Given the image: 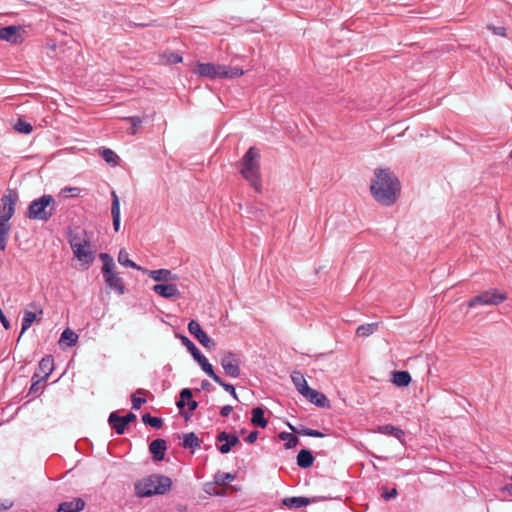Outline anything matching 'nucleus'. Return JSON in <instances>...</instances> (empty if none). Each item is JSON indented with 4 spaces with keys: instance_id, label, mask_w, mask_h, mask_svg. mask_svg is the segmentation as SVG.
Returning a JSON list of instances; mask_svg holds the SVG:
<instances>
[{
    "instance_id": "f257e3e1",
    "label": "nucleus",
    "mask_w": 512,
    "mask_h": 512,
    "mask_svg": "<svg viewBox=\"0 0 512 512\" xmlns=\"http://www.w3.org/2000/svg\"><path fill=\"white\" fill-rule=\"evenodd\" d=\"M375 180L370 186L374 199L385 206L395 203L400 193V183L389 169H376Z\"/></svg>"
},
{
    "instance_id": "f03ea898",
    "label": "nucleus",
    "mask_w": 512,
    "mask_h": 512,
    "mask_svg": "<svg viewBox=\"0 0 512 512\" xmlns=\"http://www.w3.org/2000/svg\"><path fill=\"white\" fill-rule=\"evenodd\" d=\"M260 153L255 147H250L239 161L241 175L257 192H261Z\"/></svg>"
},
{
    "instance_id": "7ed1b4c3",
    "label": "nucleus",
    "mask_w": 512,
    "mask_h": 512,
    "mask_svg": "<svg viewBox=\"0 0 512 512\" xmlns=\"http://www.w3.org/2000/svg\"><path fill=\"white\" fill-rule=\"evenodd\" d=\"M172 480L165 475L152 474L135 483V494L138 497L163 495L171 489Z\"/></svg>"
},
{
    "instance_id": "20e7f679",
    "label": "nucleus",
    "mask_w": 512,
    "mask_h": 512,
    "mask_svg": "<svg viewBox=\"0 0 512 512\" xmlns=\"http://www.w3.org/2000/svg\"><path fill=\"white\" fill-rule=\"evenodd\" d=\"M56 210L57 203L54 197L50 194H44L30 202L26 217L32 220L47 222L56 213Z\"/></svg>"
},
{
    "instance_id": "39448f33",
    "label": "nucleus",
    "mask_w": 512,
    "mask_h": 512,
    "mask_svg": "<svg viewBox=\"0 0 512 512\" xmlns=\"http://www.w3.org/2000/svg\"><path fill=\"white\" fill-rule=\"evenodd\" d=\"M330 502L331 505L325 506V509L344 510L346 507L345 502L341 498H327L325 496H313V497H286L282 500L281 505L278 508L298 509L305 507L312 503L317 502Z\"/></svg>"
},
{
    "instance_id": "423d86ee",
    "label": "nucleus",
    "mask_w": 512,
    "mask_h": 512,
    "mask_svg": "<svg viewBox=\"0 0 512 512\" xmlns=\"http://www.w3.org/2000/svg\"><path fill=\"white\" fill-rule=\"evenodd\" d=\"M196 73L201 77L210 79H232L242 76L244 71L239 67L199 62L197 63Z\"/></svg>"
},
{
    "instance_id": "0eeeda50",
    "label": "nucleus",
    "mask_w": 512,
    "mask_h": 512,
    "mask_svg": "<svg viewBox=\"0 0 512 512\" xmlns=\"http://www.w3.org/2000/svg\"><path fill=\"white\" fill-rule=\"evenodd\" d=\"M99 258L103 262L102 274L105 283L111 289H114L119 295L125 293V285L123 279L114 272L115 263L108 253H100Z\"/></svg>"
},
{
    "instance_id": "6e6552de",
    "label": "nucleus",
    "mask_w": 512,
    "mask_h": 512,
    "mask_svg": "<svg viewBox=\"0 0 512 512\" xmlns=\"http://www.w3.org/2000/svg\"><path fill=\"white\" fill-rule=\"evenodd\" d=\"M507 298L506 292L498 289H489L471 298L467 305L469 308H475L479 305L496 306L506 301Z\"/></svg>"
},
{
    "instance_id": "1a4fd4ad",
    "label": "nucleus",
    "mask_w": 512,
    "mask_h": 512,
    "mask_svg": "<svg viewBox=\"0 0 512 512\" xmlns=\"http://www.w3.org/2000/svg\"><path fill=\"white\" fill-rule=\"evenodd\" d=\"M19 199L18 193L13 189H8L0 199V222L10 224L9 221L15 213L16 203Z\"/></svg>"
},
{
    "instance_id": "9d476101",
    "label": "nucleus",
    "mask_w": 512,
    "mask_h": 512,
    "mask_svg": "<svg viewBox=\"0 0 512 512\" xmlns=\"http://www.w3.org/2000/svg\"><path fill=\"white\" fill-rule=\"evenodd\" d=\"M181 342L191 353L193 359L198 362V364L201 366L202 370L208 376L213 374V372H214L213 366L209 363L207 358L200 352V350L197 348V346L187 336H181Z\"/></svg>"
},
{
    "instance_id": "9b49d317",
    "label": "nucleus",
    "mask_w": 512,
    "mask_h": 512,
    "mask_svg": "<svg viewBox=\"0 0 512 512\" xmlns=\"http://www.w3.org/2000/svg\"><path fill=\"white\" fill-rule=\"evenodd\" d=\"M221 366L227 376L238 378L241 374L240 363L241 360L237 354L228 351L224 352L221 357Z\"/></svg>"
},
{
    "instance_id": "f8f14e48",
    "label": "nucleus",
    "mask_w": 512,
    "mask_h": 512,
    "mask_svg": "<svg viewBox=\"0 0 512 512\" xmlns=\"http://www.w3.org/2000/svg\"><path fill=\"white\" fill-rule=\"evenodd\" d=\"M188 331L192 334L200 343L207 349H213L216 347V343L207 335L201 328L200 324L196 320H191L188 323Z\"/></svg>"
},
{
    "instance_id": "ddd939ff",
    "label": "nucleus",
    "mask_w": 512,
    "mask_h": 512,
    "mask_svg": "<svg viewBox=\"0 0 512 512\" xmlns=\"http://www.w3.org/2000/svg\"><path fill=\"white\" fill-rule=\"evenodd\" d=\"M216 441L222 443L217 447L221 454H228L232 447L240 442L239 437L234 433L226 431L219 432L216 436Z\"/></svg>"
},
{
    "instance_id": "4468645a",
    "label": "nucleus",
    "mask_w": 512,
    "mask_h": 512,
    "mask_svg": "<svg viewBox=\"0 0 512 512\" xmlns=\"http://www.w3.org/2000/svg\"><path fill=\"white\" fill-rule=\"evenodd\" d=\"M22 28L20 26L10 25L0 28V39L12 44H20L23 42Z\"/></svg>"
},
{
    "instance_id": "2eb2a0df",
    "label": "nucleus",
    "mask_w": 512,
    "mask_h": 512,
    "mask_svg": "<svg viewBox=\"0 0 512 512\" xmlns=\"http://www.w3.org/2000/svg\"><path fill=\"white\" fill-rule=\"evenodd\" d=\"M54 370V359L52 355L44 356L39 364L38 369L33 375V379L46 380Z\"/></svg>"
},
{
    "instance_id": "dca6fc26",
    "label": "nucleus",
    "mask_w": 512,
    "mask_h": 512,
    "mask_svg": "<svg viewBox=\"0 0 512 512\" xmlns=\"http://www.w3.org/2000/svg\"><path fill=\"white\" fill-rule=\"evenodd\" d=\"M152 290L165 299L180 297L178 286L174 283H159L154 285Z\"/></svg>"
},
{
    "instance_id": "f3484780",
    "label": "nucleus",
    "mask_w": 512,
    "mask_h": 512,
    "mask_svg": "<svg viewBox=\"0 0 512 512\" xmlns=\"http://www.w3.org/2000/svg\"><path fill=\"white\" fill-rule=\"evenodd\" d=\"M91 247V243L89 240L82 241V244L74 245L73 253L76 258L81 261H85L86 263H91L94 259L93 252L89 250Z\"/></svg>"
},
{
    "instance_id": "a211bd4d",
    "label": "nucleus",
    "mask_w": 512,
    "mask_h": 512,
    "mask_svg": "<svg viewBox=\"0 0 512 512\" xmlns=\"http://www.w3.org/2000/svg\"><path fill=\"white\" fill-rule=\"evenodd\" d=\"M167 450V442L162 438L153 440L149 444V451L154 461H162Z\"/></svg>"
},
{
    "instance_id": "6ab92c4d",
    "label": "nucleus",
    "mask_w": 512,
    "mask_h": 512,
    "mask_svg": "<svg viewBox=\"0 0 512 512\" xmlns=\"http://www.w3.org/2000/svg\"><path fill=\"white\" fill-rule=\"evenodd\" d=\"M85 508V501L80 497L60 503L55 512H80Z\"/></svg>"
},
{
    "instance_id": "aec40b11",
    "label": "nucleus",
    "mask_w": 512,
    "mask_h": 512,
    "mask_svg": "<svg viewBox=\"0 0 512 512\" xmlns=\"http://www.w3.org/2000/svg\"><path fill=\"white\" fill-rule=\"evenodd\" d=\"M142 271L146 272L150 278H152L153 280H155L157 282H160V281L168 282V281H172V280L174 281V280L179 279L178 275L172 273V271L168 270V269H156V270L143 269Z\"/></svg>"
},
{
    "instance_id": "412c9836",
    "label": "nucleus",
    "mask_w": 512,
    "mask_h": 512,
    "mask_svg": "<svg viewBox=\"0 0 512 512\" xmlns=\"http://www.w3.org/2000/svg\"><path fill=\"white\" fill-rule=\"evenodd\" d=\"M306 399H308L312 404L324 408L328 406V399L327 397L321 393L318 392L315 389H312L309 387L307 390H305V393L302 394Z\"/></svg>"
},
{
    "instance_id": "4be33fe9",
    "label": "nucleus",
    "mask_w": 512,
    "mask_h": 512,
    "mask_svg": "<svg viewBox=\"0 0 512 512\" xmlns=\"http://www.w3.org/2000/svg\"><path fill=\"white\" fill-rule=\"evenodd\" d=\"M377 432L384 434V435L393 436L396 439H398L400 442H403L404 437H405V433L402 429H400L399 427L393 426L391 424L378 426Z\"/></svg>"
},
{
    "instance_id": "5701e85b",
    "label": "nucleus",
    "mask_w": 512,
    "mask_h": 512,
    "mask_svg": "<svg viewBox=\"0 0 512 512\" xmlns=\"http://www.w3.org/2000/svg\"><path fill=\"white\" fill-rule=\"evenodd\" d=\"M251 414V423L253 426L265 428L268 425V420L264 416L265 412L262 407L253 408Z\"/></svg>"
},
{
    "instance_id": "b1692460",
    "label": "nucleus",
    "mask_w": 512,
    "mask_h": 512,
    "mask_svg": "<svg viewBox=\"0 0 512 512\" xmlns=\"http://www.w3.org/2000/svg\"><path fill=\"white\" fill-rule=\"evenodd\" d=\"M314 463V456L308 449H302L297 455V465L301 468H310Z\"/></svg>"
},
{
    "instance_id": "393cba45",
    "label": "nucleus",
    "mask_w": 512,
    "mask_h": 512,
    "mask_svg": "<svg viewBox=\"0 0 512 512\" xmlns=\"http://www.w3.org/2000/svg\"><path fill=\"white\" fill-rule=\"evenodd\" d=\"M391 381L398 387H406L411 382V375L408 371H394Z\"/></svg>"
},
{
    "instance_id": "a878e982",
    "label": "nucleus",
    "mask_w": 512,
    "mask_h": 512,
    "mask_svg": "<svg viewBox=\"0 0 512 512\" xmlns=\"http://www.w3.org/2000/svg\"><path fill=\"white\" fill-rule=\"evenodd\" d=\"M291 380L300 394H304L305 390L309 388V385L300 371H294L291 374Z\"/></svg>"
},
{
    "instance_id": "bb28decb",
    "label": "nucleus",
    "mask_w": 512,
    "mask_h": 512,
    "mask_svg": "<svg viewBox=\"0 0 512 512\" xmlns=\"http://www.w3.org/2000/svg\"><path fill=\"white\" fill-rule=\"evenodd\" d=\"M201 440L194 432L186 433L183 435L182 446L184 448H191L193 451L200 448Z\"/></svg>"
},
{
    "instance_id": "cd10ccee",
    "label": "nucleus",
    "mask_w": 512,
    "mask_h": 512,
    "mask_svg": "<svg viewBox=\"0 0 512 512\" xmlns=\"http://www.w3.org/2000/svg\"><path fill=\"white\" fill-rule=\"evenodd\" d=\"M288 426L293 431V433L299 434L301 436H310V437H317V438L324 437V433H322L318 430L307 428L305 426H300L299 428H296V427L292 426L291 424H289Z\"/></svg>"
},
{
    "instance_id": "c85d7f7f",
    "label": "nucleus",
    "mask_w": 512,
    "mask_h": 512,
    "mask_svg": "<svg viewBox=\"0 0 512 512\" xmlns=\"http://www.w3.org/2000/svg\"><path fill=\"white\" fill-rule=\"evenodd\" d=\"M378 326H379L378 322L367 323V324L360 325L356 329V335L358 337H368V336L372 335L374 332L377 331Z\"/></svg>"
},
{
    "instance_id": "c756f323",
    "label": "nucleus",
    "mask_w": 512,
    "mask_h": 512,
    "mask_svg": "<svg viewBox=\"0 0 512 512\" xmlns=\"http://www.w3.org/2000/svg\"><path fill=\"white\" fill-rule=\"evenodd\" d=\"M118 262L125 267H130L136 270H143L142 267L130 260L129 254L124 248L121 249L118 253Z\"/></svg>"
},
{
    "instance_id": "7c9ffc66",
    "label": "nucleus",
    "mask_w": 512,
    "mask_h": 512,
    "mask_svg": "<svg viewBox=\"0 0 512 512\" xmlns=\"http://www.w3.org/2000/svg\"><path fill=\"white\" fill-rule=\"evenodd\" d=\"M212 378L217 384L223 387V389L228 392L234 399L238 400V396L235 390V387L232 384L226 383L223 379L218 376L215 372L209 376Z\"/></svg>"
},
{
    "instance_id": "2f4dec72",
    "label": "nucleus",
    "mask_w": 512,
    "mask_h": 512,
    "mask_svg": "<svg viewBox=\"0 0 512 512\" xmlns=\"http://www.w3.org/2000/svg\"><path fill=\"white\" fill-rule=\"evenodd\" d=\"M147 393V390L139 388L131 395L132 409L139 410L147 402L146 398L137 396L138 394L146 395Z\"/></svg>"
},
{
    "instance_id": "473e14b6",
    "label": "nucleus",
    "mask_w": 512,
    "mask_h": 512,
    "mask_svg": "<svg viewBox=\"0 0 512 512\" xmlns=\"http://www.w3.org/2000/svg\"><path fill=\"white\" fill-rule=\"evenodd\" d=\"M279 438L281 440L285 441L284 447L286 449H292V448L296 447L299 443V439L293 433L281 432L279 434Z\"/></svg>"
},
{
    "instance_id": "72a5a7b5",
    "label": "nucleus",
    "mask_w": 512,
    "mask_h": 512,
    "mask_svg": "<svg viewBox=\"0 0 512 512\" xmlns=\"http://www.w3.org/2000/svg\"><path fill=\"white\" fill-rule=\"evenodd\" d=\"M36 318H37L36 313H34L32 311L24 312V315L22 318V324H21L22 328H21L20 336L32 326V324L36 320Z\"/></svg>"
},
{
    "instance_id": "f704fd0d",
    "label": "nucleus",
    "mask_w": 512,
    "mask_h": 512,
    "mask_svg": "<svg viewBox=\"0 0 512 512\" xmlns=\"http://www.w3.org/2000/svg\"><path fill=\"white\" fill-rule=\"evenodd\" d=\"M142 421L146 425H150L154 429H161L163 426V420L158 417L152 416L150 413L142 415Z\"/></svg>"
},
{
    "instance_id": "c9c22d12",
    "label": "nucleus",
    "mask_w": 512,
    "mask_h": 512,
    "mask_svg": "<svg viewBox=\"0 0 512 512\" xmlns=\"http://www.w3.org/2000/svg\"><path fill=\"white\" fill-rule=\"evenodd\" d=\"M11 230V224H1L0 226V250L4 251L7 246L9 234Z\"/></svg>"
},
{
    "instance_id": "e433bc0d",
    "label": "nucleus",
    "mask_w": 512,
    "mask_h": 512,
    "mask_svg": "<svg viewBox=\"0 0 512 512\" xmlns=\"http://www.w3.org/2000/svg\"><path fill=\"white\" fill-rule=\"evenodd\" d=\"M78 340V335L71 329H65L60 337V342H66L68 346H74Z\"/></svg>"
},
{
    "instance_id": "4c0bfd02",
    "label": "nucleus",
    "mask_w": 512,
    "mask_h": 512,
    "mask_svg": "<svg viewBox=\"0 0 512 512\" xmlns=\"http://www.w3.org/2000/svg\"><path fill=\"white\" fill-rule=\"evenodd\" d=\"M100 155L107 163H109L113 166L118 165L119 157L113 150H111L109 148H103L100 151Z\"/></svg>"
},
{
    "instance_id": "58836bf2",
    "label": "nucleus",
    "mask_w": 512,
    "mask_h": 512,
    "mask_svg": "<svg viewBox=\"0 0 512 512\" xmlns=\"http://www.w3.org/2000/svg\"><path fill=\"white\" fill-rule=\"evenodd\" d=\"M236 478L234 474L217 472L214 476V482L217 485H226L228 482L233 481Z\"/></svg>"
},
{
    "instance_id": "ea45409f",
    "label": "nucleus",
    "mask_w": 512,
    "mask_h": 512,
    "mask_svg": "<svg viewBox=\"0 0 512 512\" xmlns=\"http://www.w3.org/2000/svg\"><path fill=\"white\" fill-rule=\"evenodd\" d=\"M193 397L192 390L190 388H184L180 392V400L176 402V405L179 409H183L186 405V402L190 401Z\"/></svg>"
},
{
    "instance_id": "a19ab883",
    "label": "nucleus",
    "mask_w": 512,
    "mask_h": 512,
    "mask_svg": "<svg viewBox=\"0 0 512 512\" xmlns=\"http://www.w3.org/2000/svg\"><path fill=\"white\" fill-rule=\"evenodd\" d=\"M124 120L131 124V128L129 129V134L131 135H135L137 133L138 128L143 123L142 119L139 116L125 117Z\"/></svg>"
},
{
    "instance_id": "79ce46f5",
    "label": "nucleus",
    "mask_w": 512,
    "mask_h": 512,
    "mask_svg": "<svg viewBox=\"0 0 512 512\" xmlns=\"http://www.w3.org/2000/svg\"><path fill=\"white\" fill-rule=\"evenodd\" d=\"M108 423L111 426V428L114 429L118 435L124 434L127 425L120 420H113L112 413L108 417Z\"/></svg>"
},
{
    "instance_id": "37998d69",
    "label": "nucleus",
    "mask_w": 512,
    "mask_h": 512,
    "mask_svg": "<svg viewBox=\"0 0 512 512\" xmlns=\"http://www.w3.org/2000/svg\"><path fill=\"white\" fill-rule=\"evenodd\" d=\"M14 129L17 132L23 133V134H29L32 132V125L23 119L19 118L17 122L14 124Z\"/></svg>"
},
{
    "instance_id": "c03bdc74",
    "label": "nucleus",
    "mask_w": 512,
    "mask_h": 512,
    "mask_svg": "<svg viewBox=\"0 0 512 512\" xmlns=\"http://www.w3.org/2000/svg\"><path fill=\"white\" fill-rule=\"evenodd\" d=\"M112 206H111V214L112 217H120V201L115 191H112Z\"/></svg>"
},
{
    "instance_id": "a18cd8bd",
    "label": "nucleus",
    "mask_w": 512,
    "mask_h": 512,
    "mask_svg": "<svg viewBox=\"0 0 512 512\" xmlns=\"http://www.w3.org/2000/svg\"><path fill=\"white\" fill-rule=\"evenodd\" d=\"M112 419L113 420H120L124 422L126 425H128L131 422H134L136 420V415L132 412H129L125 416L118 415L117 412H112Z\"/></svg>"
},
{
    "instance_id": "49530a36",
    "label": "nucleus",
    "mask_w": 512,
    "mask_h": 512,
    "mask_svg": "<svg viewBox=\"0 0 512 512\" xmlns=\"http://www.w3.org/2000/svg\"><path fill=\"white\" fill-rule=\"evenodd\" d=\"M61 195L64 197H78L81 193V188L79 187H64L61 189Z\"/></svg>"
},
{
    "instance_id": "de8ad7c7",
    "label": "nucleus",
    "mask_w": 512,
    "mask_h": 512,
    "mask_svg": "<svg viewBox=\"0 0 512 512\" xmlns=\"http://www.w3.org/2000/svg\"><path fill=\"white\" fill-rule=\"evenodd\" d=\"M87 240L88 239L85 237V235H81L79 233L70 235L69 243H70L72 251L74 250V245L82 244V241H87Z\"/></svg>"
},
{
    "instance_id": "09e8293b",
    "label": "nucleus",
    "mask_w": 512,
    "mask_h": 512,
    "mask_svg": "<svg viewBox=\"0 0 512 512\" xmlns=\"http://www.w3.org/2000/svg\"><path fill=\"white\" fill-rule=\"evenodd\" d=\"M183 60L182 56L178 53L171 52L167 55V62L169 64H178L181 63Z\"/></svg>"
},
{
    "instance_id": "8fccbe9b",
    "label": "nucleus",
    "mask_w": 512,
    "mask_h": 512,
    "mask_svg": "<svg viewBox=\"0 0 512 512\" xmlns=\"http://www.w3.org/2000/svg\"><path fill=\"white\" fill-rule=\"evenodd\" d=\"M488 29L492 30L495 35L502 37L506 36V28L503 26L488 25Z\"/></svg>"
},
{
    "instance_id": "3c124183",
    "label": "nucleus",
    "mask_w": 512,
    "mask_h": 512,
    "mask_svg": "<svg viewBox=\"0 0 512 512\" xmlns=\"http://www.w3.org/2000/svg\"><path fill=\"white\" fill-rule=\"evenodd\" d=\"M397 495V489L396 488H392L390 490L388 489H385L381 496L385 499V500H390L391 498H394L396 497Z\"/></svg>"
},
{
    "instance_id": "603ef678",
    "label": "nucleus",
    "mask_w": 512,
    "mask_h": 512,
    "mask_svg": "<svg viewBox=\"0 0 512 512\" xmlns=\"http://www.w3.org/2000/svg\"><path fill=\"white\" fill-rule=\"evenodd\" d=\"M13 507V501L10 499L0 500V512H5Z\"/></svg>"
},
{
    "instance_id": "864d4df0",
    "label": "nucleus",
    "mask_w": 512,
    "mask_h": 512,
    "mask_svg": "<svg viewBox=\"0 0 512 512\" xmlns=\"http://www.w3.org/2000/svg\"><path fill=\"white\" fill-rule=\"evenodd\" d=\"M43 381L44 380H40L38 378H35V379L32 378V384L29 389V394H35L39 390V384Z\"/></svg>"
},
{
    "instance_id": "5fc2aeb1",
    "label": "nucleus",
    "mask_w": 512,
    "mask_h": 512,
    "mask_svg": "<svg viewBox=\"0 0 512 512\" xmlns=\"http://www.w3.org/2000/svg\"><path fill=\"white\" fill-rule=\"evenodd\" d=\"M258 436H259V433L257 430H254V431H251L246 437H245V441L249 444H252L254 442L257 441L258 439Z\"/></svg>"
},
{
    "instance_id": "6e6d98bb",
    "label": "nucleus",
    "mask_w": 512,
    "mask_h": 512,
    "mask_svg": "<svg viewBox=\"0 0 512 512\" xmlns=\"http://www.w3.org/2000/svg\"><path fill=\"white\" fill-rule=\"evenodd\" d=\"M233 411V407L231 405H225L220 410V415L222 417H228Z\"/></svg>"
},
{
    "instance_id": "4d7b16f0",
    "label": "nucleus",
    "mask_w": 512,
    "mask_h": 512,
    "mask_svg": "<svg viewBox=\"0 0 512 512\" xmlns=\"http://www.w3.org/2000/svg\"><path fill=\"white\" fill-rule=\"evenodd\" d=\"M211 383L208 381V380H203L201 382V390H204V391H210L211 390Z\"/></svg>"
},
{
    "instance_id": "13d9d810",
    "label": "nucleus",
    "mask_w": 512,
    "mask_h": 512,
    "mask_svg": "<svg viewBox=\"0 0 512 512\" xmlns=\"http://www.w3.org/2000/svg\"><path fill=\"white\" fill-rule=\"evenodd\" d=\"M187 405H188V409H189L190 412H193L198 407V403L195 400H192V399L187 402Z\"/></svg>"
},
{
    "instance_id": "bf43d9fd",
    "label": "nucleus",
    "mask_w": 512,
    "mask_h": 512,
    "mask_svg": "<svg viewBox=\"0 0 512 512\" xmlns=\"http://www.w3.org/2000/svg\"><path fill=\"white\" fill-rule=\"evenodd\" d=\"M113 218V228L116 232L119 231L120 228V217H112Z\"/></svg>"
},
{
    "instance_id": "052dcab7",
    "label": "nucleus",
    "mask_w": 512,
    "mask_h": 512,
    "mask_svg": "<svg viewBox=\"0 0 512 512\" xmlns=\"http://www.w3.org/2000/svg\"><path fill=\"white\" fill-rule=\"evenodd\" d=\"M508 157H509V160H510V161H512V150L510 151V153H509V156H508Z\"/></svg>"
},
{
    "instance_id": "680f3d73",
    "label": "nucleus",
    "mask_w": 512,
    "mask_h": 512,
    "mask_svg": "<svg viewBox=\"0 0 512 512\" xmlns=\"http://www.w3.org/2000/svg\"><path fill=\"white\" fill-rule=\"evenodd\" d=\"M511 490H512V484H511Z\"/></svg>"
}]
</instances>
